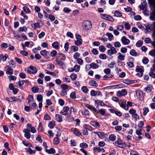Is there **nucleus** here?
I'll return each mask as SVG.
<instances>
[{"label": "nucleus", "mask_w": 155, "mask_h": 155, "mask_svg": "<svg viewBox=\"0 0 155 155\" xmlns=\"http://www.w3.org/2000/svg\"><path fill=\"white\" fill-rule=\"evenodd\" d=\"M92 24L90 21L86 20L82 23V27L85 30L87 31L92 28Z\"/></svg>", "instance_id": "f257e3e1"}, {"label": "nucleus", "mask_w": 155, "mask_h": 155, "mask_svg": "<svg viewBox=\"0 0 155 155\" xmlns=\"http://www.w3.org/2000/svg\"><path fill=\"white\" fill-rule=\"evenodd\" d=\"M148 1L150 5L155 6V0H148ZM150 18L151 20L155 21V10L150 13Z\"/></svg>", "instance_id": "f03ea898"}, {"label": "nucleus", "mask_w": 155, "mask_h": 155, "mask_svg": "<svg viewBox=\"0 0 155 155\" xmlns=\"http://www.w3.org/2000/svg\"><path fill=\"white\" fill-rule=\"evenodd\" d=\"M115 145L119 147L124 148L126 147V144L125 143H123L122 140L120 139H118L115 142Z\"/></svg>", "instance_id": "7ed1b4c3"}, {"label": "nucleus", "mask_w": 155, "mask_h": 155, "mask_svg": "<svg viewBox=\"0 0 155 155\" xmlns=\"http://www.w3.org/2000/svg\"><path fill=\"white\" fill-rule=\"evenodd\" d=\"M71 112L69 111V108L68 107H63L62 110L60 112V114L62 115H70Z\"/></svg>", "instance_id": "20e7f679"}, {"label": "nucleus", "mask_w": 155, "mask_h": 155, "mask_svg": "<svg viewBox=\"0 0 155 155\" xmlns=\"http://www.w3.org/2000/svg\"><path fill=\"white\" fill-rule=\"evenodd\" d=\"M38 71L35 67L32 66H30L27 70V72L30 74H35Z\"/></svg>", "instance_id": "39448f33"}, {"label": "nucleus", "mask_w": 155, "mask_h": 155, "mask_svg": "<svg viewBox=\"0 0 155 155\" xmlns=\"http://www.w3.org/2000/svg\"><path fill=\"white\" fill-rule=\"evenodd\" d=\"M100 16L102 19L108 21H114V19L111 16L106 14H101Z\"/></svg>", "instance_id": "423d86ee"}, {"label": "nucleus", "mask_w": 155, "mask_h": 155, "mask_svg": "<svg viewBox=\"0 0 155 155\" xmlns=\"http://www.w3.org/2000/svg\"><path fill=\"white\" fill-rule=\"evenodd\" d=\"M127 94V91L126 89H123L121 91H118L117 93V95L118 97H120L126 95Z\"/></svg>", "instance_id": "0eeeda50"}, {"label": "nucleus", "mask_w": 155, "mask_h": 155, "mask_svg": "<svg viewBox=\"0 0 155 155\" xmlns=\"http://www.w3.org/2000/svg\"><path fill=\"white\" fill-rule=\"evenodd\" d=\"M118 103L120 107L126 110H128V108L127 106L126 101H124L122 100H120L119 102Z\"/></svg>", "instance_id": "6e6552de"}, {"label": "nucleus", "mask_w": 155, "mask_h": 155, "mask_svg": "<svg viewBox=\"0 0 155 155\" xmlns=\"http://www.w3.org/2000/svg\"><path fill=\"white\" fill-rule=\"evenodd\" d=\"M117 51L116 49L114 47H113L111 48V49L108 50L107 51V54L109 56H111L113 54L116 53Z\"/></svg>", "instance_id": "1a4fd4ad"}, {"label": "nucleus", "mask_w": 155, "mask_h": 155, "mask_svg": "<svg viewBox=\"0 0 155 155\" xmlns=\"http://www.w3.org/2000/svg\"><path fill=\"white\" fill-rule=\"evenodd\" d=\"M40 53L46 58H50L49 52L45 50L41 51Z\"/></svg>", "instance_id": "9d476101"}, {"label": "nucleus", "mask_w": 155, "mask_h": 155, "mask_svg": "<svg viewBox=\"0 0 155 155\" xmlns=\"http://www.w3.org/2000/svg\"><path fill=\"white\" fill-rule=\"evenodd\" d=\"M71 131L73 132L76 136H80L81 135V134L80 132L78 129L76 128H73L71 129Z\"/></svg>", "instance_id": "9b49d317"}, {"label": "nucleus", "mask_w": 155, "mask_h": 155, "mask_svg": "<svg viewBox=\"0 0 155 155\" xmlns=\"http://www.w3.org/2000/svg\"><path fill=\"white\" fill-rule=\"evenodd\" d=\"M122 43L124 45H127L130 43V41L125 36H123L121 40Z\"/></svg>", "instance_id": "f8f14e48"}, {"label": "nucleus", "mask_w": 155, "mask_h": 155, "mask_svg": "<svg viewBox=\"0 0 155 155\" xmlns=\"http://www.w3.org/2000/svg\"><path fill=\"white\" fill-rule=\"evenodd\" d=\"M147 2H143L141 3V5H139V7L140 9L144 10L146 11L147 9Z\"/></svg>", "instance_id": "ddd939ff"}, {"label": "nucleus", "mask_w": 155, "mask_h": 155, "mask_svg": "<svg viewBox=\"0 0 155 155\" xmlns=\"http://www.w3.org/2000/svg\"><path fill=\"white\" fill-rule=\"evenodd\" d=\"M94 133L96 134H97L99 137L101 139H103L105 137V133L102 132H94Z\"/></svg>", "instance_id": "4468645a"}, {"label": "nucleus", "mask_w": 155, "mask_h": 155, "mask_svg": "<svg viewBox=\"0 0 155 155\" xmlns=\"http://www.w3.org/2000/svg\"><path fill=\"white\" fill-rule=\"evenodd\" d=\"M90 124L93 127L97 128H99L100 125L99 123L96 121H91L90 122Z\"/></svg>", "instance_id": "2eb2a0df"}, {"label": "nucleus", "mask_w": 155, "mask_h": 155, "mask_svg": "<svg viewBox=\"0 0 155 155\" xmlns=\"http://www.w3.org/2000/svg\"><path fill=\"white\" fill-rule=\"evenodd\" d=\"M89 84L91 86L97 87L98 86V84L97 83L96 81L94 80H90L89 81Z\"/></svg>", "instance_id": "dca6fc26"}, {"label": "nucleus", "mask_w": 155, "mask_h": 155, "mask_svg": "<svg viewBox=\"0 0 155 155\" xmlns=\"http://www.w3.org/2000/svg\"><path fill=\"white\" fill-rule=\"evenodd\" d=\"M85 107L91 110L97 112L98 113L96 108L94 107L89 104H86Z\"/></svg>", "instance_id": "f3484780"}, {"label": "nucleus", "mask_w": 155, "mask_h": 155, "mask_svg": "<svg viewBox=\"0 0 155 155\" xmlns=\"http://www.w3.org/2000/svg\"><path fill=\"white\" fill-rule=\"evenodd\" d=\"M80 66L79 65H75L73 69H72V70L69 71V72H72L74 71H75L76 72H78L79 71L80 69Z\"/></svg>", "instance_id": "a211bd4d"}, {"label": "nucleus", "mask_w": 155, "mask_h": 155, "mask_svg": "<svg viewBox=\"0 0 155 155\" xmlns=\"http://www.w3.org/2000/svg\"><path fill=\"white\" fill-rule=\"evenodd\" d=\"M55 117L56 120L59 122H61L63 121L62 117L59 114H56Z\"/></svg>", "instance_id": "6ab92c4d"}, {"label": "nucleus", "mask_w": 155, "mask_h": 155, "mask_svg": "<svg viewBox=\"0 0 155 155\" xmlns=\"http://www.w3.org/2000/svg\"><path fill=\"white\" fill-rule=\"evenodd\" d=\"M6 67H8L7 71L6 72L7 74H13V69L10 67L9 66H6Z\"/></svg>", "instance_id": "aec40b11"}, {"label": "nucleus", "mask_w": 155, "mask_h": 155, "mask_svg": "<svg viewBox=\"0 0 155 155\" xmlns=\"http://www.w3.org/2000/svg\"><path fill=\"white\" fill-rule=\"evenodd\" d=\"M59 140L58 138V135H56V137L54 138L53 140V143L55 145H57L59 144Z\"/></svg>", "instance_id": "412c9836"}, {"label": "nucleus", "mask_w": 155, "mask_h": 155, "mask_svg": "<svg viewBox=\"0 0 155 155\" xmlns=\"http://www.w3.org/2000/svg\"><path fill=\"white\" fill-rule=\"evenodd\" d=\"M143 93V91L140 90H138L136 91V94L137 96V98L140 99L142 98Z\"/></svg>", "instance_id": "4be33fe9"}, {"label": "nucleus", "mask_w": 155, "mask_h": 155, "mask_svg": "<svg viewBox=\"0 0 155 155\" xmlns=\"http://www.w3.org/2000/svg\"><path fill=\"white\" fill-rule=\"evenodd\" d=\"M57 57L58 59L59 58L61 60H64L66 59V57L64 54L61 53H59L58 54Z\"/></svg>", "instance_id": "5701e85b"}, {"label": "nucleus", "mask_w": 155, "mask_h": 155, "mask_svg": "<svg viewBox=\"0 0 155 155\" xmlns=\"http://www.w3.org/2000/svg\"><path fill=\"white\" fill-rule=\"evenodd\" d=\"M27 100H28V104H30L34 100L33 96L31 95H29L27 98Z\"/></svg>", "instance_id": "b1692460"}, {"label": "nucleus", "mask_w": 155, "mask_h": 155, "mask_svg": "<svg viewBox=\"0 0 155 155\" xmlns=\"http://www.w3.org/2000/svg\"><path fill=\"white\" fill-rule=\"evenodd\" d=\"M31 25L35 30H36L38 28H40V24L38 22L31 24Z\"/></svg>", "instance_id": "393cba45"}, {"label": "nucleus", "mask_w": 155, "mask_h": 155, "mask_svg": "<svg viewBox=\"0 0 155 155\" xmlns=\"http://www.w3.org/2000/svg\"><path fill=\"white\" fill-rule=\"evenodd\" d=\"M130 54L132 56L136 57L137 55V53L134 49L131 50L130 52Z\"/></svg>", "instance_id": "a878e982"}, {"label": "nucleus", "mask_w": 155, "mask_h": 155, "mask_svg": "<svg viewBox=\"0 0 155 155\" xmlns=\"http://www.w3.org/2000/svg\"><path fill=\"white\" fill-rule=\"evenodd\" d=\"M152 89V87L150 85H148L147 87L144 88V91L149 93L151 91Z\"/></svg>", "instance_id": "bb28decb"}, {"label": "nucleus", "mask_w": 155, "mask_h": 155, "mask_svg": "<svg viewBox=\"0 0 155 155\" xmlns=\"http://www.w3.org/2000/svg\"><path fill=\"white\" fill-rule=\"evenodd\" d=\"M94 151H97L98 152H105V150L103 148H101L100 147H94Z\"/></svg>", "instance_id": "cd10ccee"}, {"label": "nucleus", "mask_w": 155, "mask_h": 155, "mask_svg": "<svg viewBox=\"0 0 155 155\" xmlns=\"http://www.w3.org/2000/svg\"><path fill=\"white\" fill-rule=\"evenodd\" d=\"M46 151L49 154H54L55 153V150L53 148H51L49 150H46Z\"/></svg>", "instance_id": "c85d7f7f"}, {"label": "nucleus", "mask_w": 155, "mask_h": 155, "mask_svg": "<svg viewBox=\"0 0 155 155\" xmlns=\"http://www.w3.org/2000/svg\"><path fill=\"white\" fill-rule=\"evenodd\" d=\"M106 35L108 37L109 40L111 41L114 39L113 35L110 33L107 32L106 34Z\"/></svg>", "instance_id": "c756f323"}, {"label": "nucleus", "mask_w": 155, "mask_h": 155, "mask_svg": "<svg viewBox=\"0 0 155 155\" xmlns=\"http://www.w3.org/2000/svg\"><path fill=\"white\" fill-rule=\"evenodd\" d=\"M84 129L86 130H93V128L87 124H84Z\"/></svg>", "instance_id": "7c9ffc66"}, {"label": "nucleus", "mask_w": 155, "mask_h": 155, "mask_svg": "<svg viewBox=\"0 0 155 155\" xmlns=\"http://www.w3.org/2000/svg\"><path fill=\"white\" fill-rule=\"evenodd\" d=\"M56 64L59 66H62L64 64V63L63 61L60 60L56 59Z\"/></svg>", "instance_id": "2f4dec72"}, {"label": "nucleus", "mask_w": 155, "mask_h": 155, "mask_svg": "<svg viewBox=\"0 0 155 155\" xmlns=\"http://www.w3.org/2000/svg\"><path fill=\"white\" fill-rule=\"evenodd\" d=\"M90 65L91 68L93 69H97L99 67L98 65L94 62L91 63L90 64Z\"/></svg>", "instance_id": "473e14b6"}, {"label": "nucleus", "mask_w": 155, "mask_h": 155, "mask_svg": "<svg viewBox=\"0 0 155 155\" xmlns=\"http://www.w3.org/2000/svg\"><path fill=\"white\" fill-rule=\"evenodd\" d=\"M55 125V122L54 121H50L48 124V127L50 129H52L54 127Z\"/></svg>", "instance_id": "72a5a7b5"}, {"label": "nucleus", "mask_w": 155, "mask_h": 155, "mask_svg": "<svg viewBox=\"0 0 155 155\" xmlns=\"http://www.w3.org/2000/svg\"><path fill=\"white\" fill-rule=\"evenodd\" d=\"M82 40H77L75 41V44L77 46L81 45L82 44Z\"/></svg>", "instance_id": "f704fd0d"}, {"label": "nucleus", "mask_w": 155, "mask_h": 155, "mask_svg": "<svg viewBox=\"0 0 155 155\" xmlns=\"http://www.w3.org/2000/svg\"><path fill=\"white\" fill-rule=\"evenodd\" d=\"M82 91L85 93H87L88 91L89 90L87 88L86 86H83L81 88Z\"/></svg>", "instance_id": "c9c22d12"}, {"label": "nucleus", "mask_w": 155, "mask_h": 155, "mask_svg": "<svg viewBox=\"0 0 155 155\" xmlns=\"http://www.w3.org/2000/svg\"><path fill=\"white\" fill-rule=\"evenodd\" d=\"M69 86L65 84H62L61 85V88L63 90H66L68 88Z\"/></svg>", "instance_id": "e433bc0d"}, {"label": "nucleus", "mask_w": 155, "mask_h": 155, "mask_svg": "<svg viewBox=\"0 0 155 155\" xmlns=\"http://www.w3.org/2000/svg\"><path fill=\"white\" fill-rule=\"evenodd\" d=\"M80 147L83 149L86 148L88 147V145L86 143H83L80 144Z\"/></svg>", "instance_id": "4c0bfd02"}, {"label": "nucleus", "mask_w": 155, "mask_h": 155, "mask_svg": "<svg viewBox=\"0 0 155 155\" xmlns=\"http://www.w3.org/2000/svg\"><path fill=\"white\" fill-rule=\"evenodd\" d=\"M109 139L111 141H114L116 139V136L114 134H111L109 136Z\"/></svg>", "instance_id": "58836bf2"}, {"label": "nucleus", "mask_w": 155, "mask_h": 155, "mask_svg": "<svg viewBox=\"0 0 155 155\" xmlns=\"http://www.w3.org/2000/svg\"><path fill=\"white\" fill-rule=\"evenodd\" d=\"M52 47L55 49H57L59 47L58 43L57 41H55L52 44Z\"/></svg>", "instance_id": "ea45409f"}, {"label": "nucleus", "mask_w": 155, "mask_h": 155, "mask_svg": "<svg viewBox=\"0 0 155 155\" xmlns=\"http://www.w3.org/2000/svg\"><path fill=\"white\" fill-rule=\"evenodd\" d=\"M30 44V42L29 41H26L25 42V44H24L23 43H21V45L22 47V48L24 50H25V48L26 47H28L29 46V45Z\"/></svg>", "instance_id": "a19ab883"}, {"label": "nucleus", "mask_w": 155, "mask_h": 155, "mask_svg": "<svg viewBox=\"0 0 155 155\" xmlns=\"http://www.w3.org/2000/svg\"><path fill=\"white\" fill-rule=\"evenodd\" d=\"M99 58L102 59H105L107 58V56L104 54H101L99 55Z\"/></svg>", "instance_id": "79ce46f5"}, {"label": "nucleus", "mask_w": 155, "mask_h": 155, "mask_svg": "<svg viewBox=\"0 0 155 155\" xmlns=\"http://www.w3.org/2000/svg\"><path fill=\"white\" fill-rule=\"evenodd\" d=\"M95 103H97L98 104L101 106H106V104H104L102 101H95Z\"/></svg>", "instance_id": "37998d69"}, {"label": "nucleus", "mask_w": 155, "mask_h": 155, "mask_svg": "<svg viewBox=\"0 0 155 155\" xmlns=\"http://www.w3.org/2000/svg\"><path fill=\"white\" fill-rule=\"evenodd\" d=\"M114 76V75L112 74H107L105 75L103 77L104 80H105L106 79L112 78Z\"/></svg>", "instance_id": "c03bdc74"}, {"label": "nucleus", "mask_w": 155, "mask_h": 155, "mask_svg": "<svg viewBox=\"0 0 155 155\" xmlns=\"http://www.w3.org/2000/svg\"><path fill=\"white\" fill-rule=\"evenodd\" d=\"M70 97L72 99L76 98V92L75 91L71 92L70 94Z\"/></svg>", "instance_id": "a18cd8bd"}, {"label": "nucleus", "mask_w": 155, "mask_h": 155, "mask_svg": "<svg viewBox=\"0 0 155 155\" xmlns=\"http://www.w3.org/2000/svg\"><path fill=\"white\" fill-rule=\"evenodd\" d=\"M100 51L101 52H104L106 51V48L103 45H101L99 47Z\"/></svg>", "instance_id": "49530a36"}, {"label": "nucleus", "mask_w": 155, "mask_h": 155, "mask_svg": "<svg viewBox=\"0 0 155 155\" xmlns=\"http://www.w3.org/2000/svg\"><path fill=\"white\" fill-rule=\"evenodd\" d=\"M37 99L39 102H42V101L43 97L41 94H38L37 96Z\"/></svg>", "instance_id": "de8ad7c7"}, {"label": "nucleus", "mask_w": 155, "mask_h": 155, "mask_svg": "<svg viewBox=\"0 0 155 155\" xmlns=\"http://www.w3.org/2000/svg\"><path fill=\"white\" fill-rule=\"evenodd\" d=\"M67 91L65 90H62L60 93V95L62 96H64L67 95Z\"/></svg>", "instance_id": "09e8293b"}, {"label": "nucleus", "mask_w": 155, "mask_h": 155, "mask_svg": "<svg viewBox=\"0 0 155 155\" xmlns=\"http://www.w3.org/2000/svg\"><path fill=\"white\" fill-rule=\"evenodd\" d=\"M114 16L117 17H120L122 16V14L118 11H116L115 12Z\"/></svg>", "instance_id": "8fccbe9b"}, {"label": "nucleus", "mask_w": 155, "mask_h": 155, "mask_svg": "<svg viewBox=\"0 0 155 155\" xmlns=\"http://www.w3.org/2000/svg\"><path fill=\"white\" fill-rule=\"evenodd\" d=\"M71 11V10L69 8L65 7L63 9V11L65 13H68Z\"/></svg>", "instance_id": "3c124183"}, {"label": "nucleus", "mask_w": 155, "mask_h": 155, "mask_svg": "<svg viewBox=\"0 0 155 155\" xmlns=\"http://www.w3.org/2000/svg\"><path fill=\"white\" fill-rule=\"evenodd\" d=\"M67 120L68 122H71L74 120V118L72 116H69L67 118Z\"/></svg>", "instance_id": "603ef678"}, {"label": "nucleus", "mask_w": 155, "mask_h": 155, "mask_svg": "<svg viewBox=\"0 0 155 155\" xmlns=\"http://www.w3.org/2000/svg\"><path fill=\"white\" fill-rule=\"evenodd\" d=\"M15 97H7L6 100L8 101H9L10 102H12L13 101H15Z\"/></svg>", "instance_id": "864d4df0"}, {"label": "nucleus", "mask_w": 155, "mask_h": 155, "mask_svg": "<svg viewBox=\"0 0 155 155\" xmlns=\"http://www.w3.org/2000/svg\"><path fill=\"white\" fill-rule=\"evenodd\" d=\"M23 9L24 11L26 13H30L31 11L29 8H28L27 7H24Z\"/></svg>", "instance_id": "5fc2aeb1"}, {"label": "nucleus", "mask_w": 155, "mask_h": 155, "mask_svg": "<svg viewBox=\"0 0 155 155\" xmlns=\"http://www.w3.org/2000/svg\"><path fill=\"white\" fill-rule=\"evenodd\" d=\"M142 61L143 64H146L148 63L149 60L147 57H144Z\"/></svg>", "instance_id": "6e6d98bb"}, {"label": "nucleus", "mask_w": 155, "mask_h": 155, "mask_svg": "<svg viewBox=\"0 0 155 155\" xmlns=\"http://www.w3.org/2000/svg\"><path fill=\"white\" fill-rule=\"evenodd\" d=\"M116 64V63L114 61H112L108 65V66L110 68H114V66Z\"/></svg>", "instance_id": "4d7b16f0"}, {"label": "nucleus", "mask_w": 155, "mask_h": 155, "mask_svg": "<svg viewBox=\"0 0 155 155\" xmlns=\"http://www.w3.org/2000/svg\"><path fill=\"white\" fill-rule=\"evenodd\" d=\"M143 115H146L147 113L149 112V110L148 108L147 107L144 108L143 109Z\"/></svg>", "instance_id": "13d9d810"}, {"label": "nucleus", "mask_w": 155, "mask_h": 155, "mask_svg": "<svg viewBox=\"0 0 155 155\" xmlns=\"http://www.w3.org/2000/svg\"><path fill=\"white\" fill-rule=\"evenodd\" d=\"M104 72L105 74H109L110 73L111 70L109 68H106L104 70Z\"/></svg>", "instance_id": "bf43d9fd"}, {"label": "nucleus", "mask_w": 155, "mask_h": 155, "mask_svg": "<svg viewBox=\"0 0 155 155\" xmlns=\"http://www.w3.org/2000/svg\"><path fill=\"white\" fill-rule=\"evenodd\" d=\"M44 119L45 120H48L51 119V117L48 114H47L44 116Z\"/></svg>", "instance_id": "052dcab7"}, {"label": "nucleus", "mask_w": 155, "mask_h": 155, "mask_svg": "<svg viewBox=\"0 0 155 155\" xmlns=\"http://www.w3.org/2000/svg\"><path fill=\"white\" fill-rule=\"evenodd\" d=\"M9 63L10 65H12L13 68L15 67L16 63L13 60H11L9 62Z\"/></svg>", "instance_id": "680f3d73"}, {"label": "nucleus", "mask_w": 155, "mask_h": 155, "mask_svg": "<svg viewBox=\"0 0 155 155\" xmlns=\"http://www.w3.org/2000/svg\"><path fill=\"white\" fill-rule=\"evenodd\" d=\"M124 27L125 29L127 30H130V25L128 23H126L125 24Z\"/></svg>", "instance_id": "e2e57ef3"}, {"label": "nucleus", "mask_w": 155, "mask_h": 155, "mask_svg": "<svg viewBox=\"0 0 155 155\" xmlns=\"http://www.w3.org/2000/svg\"><path fill=\"white\" fill-rule=\"evenodd\" d=\"M83 116H88L89 114V111L87 110H85L84 112H82Z\"/></svg>", "instance_id": "0e129e2a"}, {"label": "nucleus", "mask_w": 155, "mask_h": 155, "mask_svg": "<svg viewBox=\"0 0 155 155\" xmlns=\"http://www.w3.org/2000/svg\"><path fill=\"white\" fill-rule=\"evenodd\" d=\"M136 71L137 72H138L140 73V77H142L143 75V70L140 68H137L136 69Z\"/></svg>", "instance_id": "69168bd1"}, {"label": "nucleus", "mask_w": 155, "mask_h": 155, "mask_svg": "<svg viewBox=\"0 0 155 155\" xmlns=\"http://www.w3.org/2000/svg\"><path fill=\"white\" fill-rule=\"evenodd\" d=\"M143 44V41H139L136 44V45L137 47H140Z\"/></svg>", "instance_id": "338daca9"}, {"label": "nucleus", "mask_w": 155, "mask_h": 155, "mask_svg": "<svg viewBox=\"0 0 155 155\" xmlns=\"http://www.w3.org/2000/svg\"><path fill=\"white\" fill-rule=\"evenodd\" d=\"M92 53L94 55H97L98 54V51L96 48H93L91 50Z\"/></svg>", "instance_id": "774afa93"}]
</instances>
